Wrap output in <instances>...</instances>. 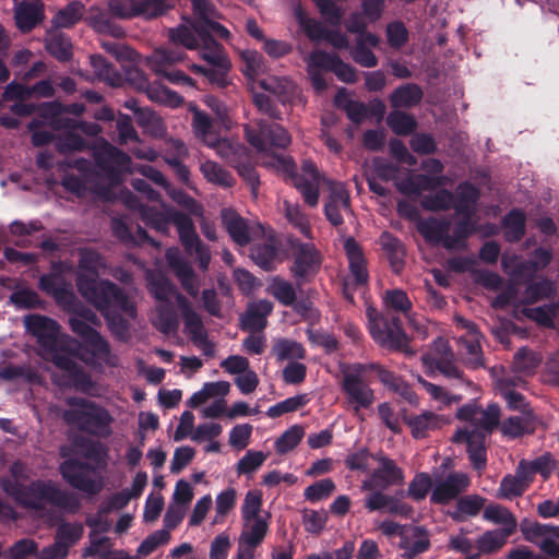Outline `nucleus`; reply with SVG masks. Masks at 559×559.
<instances>
[{
	"instance_id": "obj_51",
	"label": "nucleus",
	"mask_w": 559,
	"mask_h": 559,
	"mask_svg": "<svg viewBox=\"0 0 559 559\" xmlns=\"http://www.w3.org/2000/svg\"><path fill=\"white\" fill-rule=\"evenodd\" d=\"M200 169L204 178L210 182L225 188H229L234 185L231 174L215 162L206 160L201 165Z\"/></svg>"
},
{
	"instance_id": "obj_42",
	"label": "nucleus",
	"mask_w": 559,
	"mask_h": 559,
	"mask_svg": "<svg viewBox=\"0 0 559 559\" xmlns=\"http://www.w3.org/2000/svg\"><path fill=\"white\" fill-rule=\"evenodd\" d=\"M53 273L43 274L38 281V288L52 296L57 304L63 305L68 299H74V294L59 281Z\"/></svg>"
},
{
	"instance_id": "obj_33",
	"label": "nucleus",
	"mask_w": 559,
	"mask_h": 559,
	"mask_svg": "<svg viewBox=\"0 0 559 559\" xmlns=\"http://www.w3.org/2000/svg\"><path fill=\"white\" fill-rule=\"evenodd\" d=\"M503 238L507 242L515 243L523 239L526 233V216L523 210L512 209L501 219Z\"/></svg>"
},
{
	"instance_id": "obj_45",
	"label": "nucleus",
	"mask_w": 559,
	"mask_h": 559,
	"mask_svg": "<svg viewBox=\"0 0 559 559\" xmlns=\"http://www.w3.org/2000/svg\"><path fill=\"white\" fill-rule=\"evenodd\" d=\"M511 533L512 528L487 531L478 537L476 542L477 549L484 554L496 552L506 545L507 538Z\"/></svg>"
},
{
	"instance_id": "obj_27",
	"label": "nucleus",
	"mask_w": 559,
	"mask_h": 559,
	"mask_svg": "<svg viewBox=\"0 0 559 559\" xmlns=\"http://www.w3.org/2000/svg\"><path fill=\"white\" fill-rule=\"evenodd\" d=\"M344 250L348 259V267L354 277L355 284L359 286L366 285L369 280V274L361 246L355 238L349 237L344 242Z\"/></svg>"
},
{
	"instance_id": "obj_64",
	"label": "nucleus",
	"mask_w": 559,
	"mask_h": 559,
	"mask_svg": "<svg viewBox=\"0 0 559 559\" xmlns=\"http://www.w3.org/2000/svg\"><path fill=\"white\" fill-rule=\"evenodd\" d=\"M37 550L38 544L35 540L23 538L4 551L3 559H26L29 556L36 555Z\"/></svg>"
},
{
	"instance_id": "obj_44",
	"label": "nucleus",
	"mask_w": 559,
	"mask_h": 559,
	"mask_svg": "<svg viewBox=\"0 0 559 559\" xmlns=\"http://www.w3.org/2000/svg\"><path fill=\"white\" fill-rule=\"evenodd\" d=\"M153 325L165 335L176 333L179 328V320L175 308L170 304L159 305L156 308Z\"/></svg>"
},
{
	"instance_id": "obj_24",
	"label": "nucleus",
	"mask_w": 559,
	"mask_h": 559,
	"mask_svg": "<svg viewBox=\"0 0 559 559\" xmlns=\"http://www.w3.org/2000/svg\"><path fill=\"white\" fill-rule=\"evenodd\" d=\"M444 176H429L425 174H409L404 179L397 180L395 187L404 195L419 197L423 191L436 190L445 185Z\"/></svg>"
},
{
	"instance_id": "obj_39",
	"label": "nucleus",
	"mask_w": 559,
	"mask_h": 559,
	"mask_svg": "<svg viewBox=\"0 0 559 559\" xmlns=\"http://www.w3.org/2000/svg\"><path fill=\"white\" fill-rule=\"evenodd\" d=\"M223 224L234 242L247 246L251 238L247 222L233 210H223Z\"/></svg>"
},
{
	"instance_id": "obj_57",
	"label": "nucleus",
	"mask_w": 559,
	"mask_h": 559,
	"mask_svg": "<svg viewBox=\"0 0 559 559\" xmlns=\"http://www.w3.org/2000/svg\"><path fill=\"white\" fill-rule=\"evenodd\" d=\"M552 293V284L548 280L530 283L523 293V304L533 305L539 300L549 298Z\"/></svg>"
},
{
	"instance_id": "obj_15",
	"label": "nucleus",
	"mask_w": 559,
	"mask_h": 559,
	"mask_svg": "<svg viewBox=\"0 0 559 559\" xmlns=\"http://www.w3.org/2000/svg\"><path fill=\"white\" fill-rule=\"evenodd\" d=\"M109 13L118 19L144 15L152 19L167 12L171 4L167 0H109Z\"/></svg>"
},
{
	"instance_id": "obj_52",
	"label": "nucleus",
	"mask_w": 559,
	"mask_h": 559,
	"mask_svg": "<svg viewBox=\"0 0 559 559\" xmlns=\"http://www.w3.org/2000/svg\"><path fill=\"white\" fill-rule=\"evenodd\" d=\"M62 306H64L67 311L70 313L69 318L90 322L97 328L102 325V321L94 310L78 300L75 296L74 299H68Z\"/></svg>"
},
{
	"instance_id": "obj_14",
	"label": "nucleus",
	"mask_w": 559,
	"mask_h": 559,
	"mask_svg": "<svg viewBox=\"0 0 559 559\" xmlns=\"http://www.w3.org/2000/svg\"><path fill=\"white\" fill-rule=\"evenodd\" d=\"M174 225L177 227L179 240L186 253L195 254L199 267L206 271L211 262L210 249L198 236L192 218L186 213H177L174 217Z\"/></svg>"
},
{
	"instance_id": "obj_2",
	"label": "nucleus",
	"mask_w": 559,
	"mask_h": 559,
	"mask_svg": "<svg viewBox=\"0 0 559 559\" xmlns=\"http://www.w3.org/2000/svg\"><path fill=\"white\" fill-rule=\"evenodd\" d=\"M24 464L15 461L10 466L14 479L3 477L0 481L2 490L19 506L37 512L43 511L46 503L69 513H76L81 509L79 498L52 480L36 479L28 485L22 484L19 478L24 477Z\"/></svg>"
},
{
	"instance_id": "obj_20",
	"label": "nucleus",
	"mask_w": 559,
	"mask_h": 559,
	"mask_svg": "<svg viewBox=\"0 0 559 559\" xmlns=\"http://www.w3.org/2000/svg\"><path fill=\"white\" fill-rule=\"evenodd\" d=\"M372 457L379 462V467L373 469L369 480L364 481V489L386 488L403 483L404 472L394 460L382 454H377Z\"/></svg>"
},
{
	"instance_id": "obj_17",
	"label": "nucleus",
	"mask_w": 559,
	"mask_h": 559,
	"mask_svg": "<svg viewBox=\"0 0 559 559\" xmlns=\"http://www.w3.org/2000/svg\"><path fill=\"white\" fill-rule=\"evenodd\" d=\"M307 63L309 68L333 72L340 81L347 84H354L358 80L356 69L344 62L336 53L314 50L309 55Z\"/></svg>"
},
{
	"instance_id": "obj_41",
	"label": "nucleus",
	"mask_w": 559,
	"mask_h": 559,
	"mask_svg": "<svg viewBox=\"0 0 559 559\" xmlns=\"http://www.w3.org/2000/svg\"><path fill=\"white\" fill-rule=\"evenodd\" d=\"M479 229L480 228L472 221V216H462L455 224L453 234H448L444 241V249L454 250L465 248L467 238Z\"/></svg>"
},
{
	"instance_id": "obj_8",
	"label": "nucleus",
	"mask_w": 559,
	"mask_h": 559,
	"mask_svg": "<svg viewBox=\"0 0 559 559\" xmlns=\"http://www.w3.org/2000/svg\"><path fill=\"white\" fill-rule=\"evenodd\" d=\"M105 318L110 333L121 342H127L130 337V323L123 318L126 314L129 319L134 320L138 316L136 307L122 288L115 297L108 295L105 306H98L95 301H88Z\"/></svg>"
},
{
	"instance_id": "obj_58",
	"label": "nucleus",
	"mask_w": 559,
	"mask_h": 559,
	"mask_svg": "<svg viewBox=\"0 0 559 559\" xmlns=\"http://www.w3.org/2000/svg\"><path fill=\"white\" fill-rule=\"evenodd\" d=\"M485 498L478 495L464 496L459 498L456 502V511L451 513L453 520H461L460 514L475 516L484 507Z\"/></svg>"
},
{
	"instance_id": "obj_10",
	"label": "nucleus",
	"mask_w": 559,
	"mask_h": 559,
	"mask_svg": "<svg viewBox=\"0 0 559 559\" xmlns=\"http://www.w3.org/2000/svg\"><path fill=\"white\" fill-rule=\"evenodd\" d=\"M246 140L259 152L274 148L285 150L292 142L288 131L277 122L261 119L255 124L246 126Z\"/></svg>"
},
{
	"instance_id": "obj_59",
	"label": "nucleus",
	"mask_w": 559,
	"mask_h": 559,
	"mask_svg": "<svg viewBox=\"0 0 559 559\" xmlns=\"http://www.w3.org/2000/svg\"><path fill=\"white\" fill-rule=\"evenodd\" d=\"M272 296L283 306L290 307L296 300V290L292 283L275 277L270 286Z\"/></svg>"
},
{
	"instance_id": "obj_53",
	"label": "nucleus",
	"mask_w": 559,
	"mask_h": 559,
	"mask_svg": "<svg viewBox=\"0 0 559 559\" xmlns=\"http://www.w3.org/2000/svg\"><path fill=\"white\" fill-rule=\"evenodd\" d=\"M84 526L80 522H62L56 530L55 538L70 549L83 536Z\"/></svg>"
},
{
	"instance_id": "obj_1",
	"label": "nucleus",
	"mask_w": 559,
	"mask_h": 559,
	"mask_svg": "<svg viewBox=\"0 0 559 559\" xmlns=\"http://www.w3.org/2000/svg\"><path fill=\"white\" fill-rule=\"evenodd\" d=\"M228 39L230 32L221 23L213 20H203L195 29H190L186 24L168 29V38L176 47L190 50L199 49L200 57L207 66L192 64L194 73L203 75L210 84L218 88H225L228 82V73L231 62L224 47L215 39Z\"/></svg>"
},
{
	"instance_id": "obj_9",
	"label": "nucleus",
	"mask_w": 559,
	"mask_h": 559,
	"mask_svg": "<svg viewBox=\"0 0 559 559\" xmlns=\"http://www.w3.org/2000/svg\"><path fill=\"white\" fill-rule=\"evenodd\" d=\"M369 332L373 341L389 350L406 352L408 337L403 330L402 320L391 313H374L368 310Z\"/></svg>"
},
{
	"instance_id": "obj_29",
	"label": "nucleus",
	"mask_w": 559,
	"mask_h": 559,
	"mask_svg": "<svg viewBox=\"0 0 559 559\" xmlns=\"http://www.w3.org/2000/svg\"><path fill=\"white\" fill-rule=\"evenodd\" d=\"M86 22L98 34L109 35L114 38H122L126 36L123 27L114 22L108 12L100 8H91Z\"/></svg>"
},
{
	"instance_id": "obj_12",
	"label": "nucleus",
	"mask_w": 559,
	"mask_h": 559,
	"mask_svg": "<svg viewBox=\"0 0 559 559\" xmlns=\"http://www.w3.org/2000/svg\"><path fill=\"white\" fill-rule=\"evenodd\" d=\"M183 53L176 49H156L147 59L153 72L165 78L169 83L187 87H197L195 81L183 71L175 69L174 63L181 60Z\"/></svg>"
},
{
	"instance_id": "obj_61",
	"label": "nucleus",
	"mask_w": 559,
	"mask_h": 559,
	"mask_svg": "<svg viewBox=\"0 0 559 559\" xmlns=\"http://www.w3.org/2000/svg\"><path fill=\"white\" fill-rule=\"evenodd\" d=\"M56 148L61 154L83 152L88 148L87 142L74 131H68L56 141Z\"/></svg>"
},
{
	"instance_id": "obj_35",
	"label": "nucleus",
	"mask_w": 559,
	"mask_h": 559,
	"mask_svg": "<svg viewBox=\"0 0 559 559\" xmlns=\"http://www.w3.org/2000/svg\"><path fill=\"white\" fill-rule=\"evenodd\" d=\"M404 423L411 428L412 436L415 439L426 438L431 430L439 429L442 426V419L432 412H424L420 415L404 416Z\"/></svg>"
},
{
	"instance_id": "obj_50",
	"label": "nucleus",
	"mask_w": 559,
	"mask_h": 559,
	"mask_svg": "<svg viewBox=\"0 0 559 559\" xmlns=\"http://www.w3.org/2000/svg\"><path fill=\"white\" fill-rule=\"evenodd\" d=\"M454 194L447 189H440L433 194H426L421 199V206L426 211L441 212L453 207Z\"/></svg>"
},
{
	"instance_id": "obj_31",
	"label": "nucleus",
	"mask_w": 559,
	"mask_h": 559,
	"mask_svg": "<svg viewBox=\"0 0 559 559\" xmlns=\"http://www.w3.org/2000/svg\"><path fill=\"white\" fill-rule=\"evenodd\" d=\"M480 199V191L469 181L459 183L456 197H454L453 209L461 216H473L475 205Z\"/></svg>"
},
{
	"instance_id": "obj_48",
	"label": "nucleus",
	"mask_w": 559,
	"mask_h": 559,
	"mask_svg": "<svg viewBox=\"0 0 559 559\" xmlns=\"http://www.w3.org/2000/svg\"><path fill=\"white\" fill-rule=\"evenodd\" d=\"M273 352L278 361L305 359L307 355L301 343L288 338L278 340L273 346Z\"/></svg>"
},
{
	"instance_id": "obj_32",
	"label": "nucleus",
	"mask_w": 559,
	"mask_h": 559,
	"mask_svg": "<svg viewBox=\"0 0 559 559\" xmlns=\"http://www.w3.org/2000/svg\"><path fill=\"white\" fill-rule=\"evenodd\" d=\"M44 44L49 55L60 62H68L73 57L71 39L60 31L49 29L45 36Z\"/></svg>"
},
{
	"instance_id": "obj_63",
	"label": "nucleus",
	"mask_w": 559,
	"mask_h": 559,
	"mask_svg": "<svg viewBox=\"0 0 559 559\" xmlns=\"http://www.w3.org/2000/svg\"><path fill=\"white\" fill-rule=\"evenodd\" d=\"M383 301L386 308L404 314H407L413 307L407 294L402 289L386 290L383 296Z\"/></svg>"
},
{
	"instance_id": "obj_55",
	"label": "nucleus",
	"mask_w": 559,
	"mask_h": 559,
	"mask_svg": "<svg viewBox=\"0 0 559 559\" xmlns=\"http://www.w3.org/2000/svg\"><path fill=\"white\" fill-rule=\"evenodd\" d=\"M10 301L20 309H43L45 301L31 288H21L13 292Z\"/></svg>"
},
{
	"instance_id": "obj_54",
	"label": "nucleus",
	"mask_w": 559,
	"mask_h": 559,
	"mask_svg": "<svg viewBox=\"0 0 559 559\" xmlns=\"http://www.w3.org/2000/svg\"><path fill=\"white\" fill-rule=\"evenodd\" d=\"M305 430L301 426L295 425L284 431L275 441V450L278 454H286L294 450L302 440Z\"/></svg>"
},
{
	"instance_id": "obj_38",
	"label": "nucleus",
	"mask_w": 559,
	"mask_h": 559,
	"mask_svg": "<svg viewBox=\"0 0 559 559\" xmlns=\"http://www.w3.org/2000/svg\"><path fill=\"white\" fill-rule=\"evenodd\" d=\"M450 229V223L445 219L440 221L435 217L420 218L417 223V231L424 239L432 245L441 243L444 247V241Z\"/></svg>"
},
{
	"instance_id": "obj_37",
	"label": "nucleus",
	"mask_w": 559,
	"mask_h": 559,
	"mask_svg": "<svg viewBox=\"0 0 559 559\" xmlns=\"http://www.w3.org/2000/svg\"><path fill=\"white\" fill-rule=\"evenodd\" d=\"M278 255V246L273 237L252 245L250 257L264 271H272Z\"/></svg>"
},
{
	"instance_id": "obj_16",
	"label": "nucleus",
	"mask_w": 559,
	"mask_h": 559,
	"mask_svg": "<svg viewBox=\"0 0 559 559\" xmlns=\"http://www.w3.org/2000/svg\"><path fill=\"white\" fill-rule=\"evenodd\" d=\"M79 357V344L74 345L71 350L62 356L53 358V365L68 373V378L76 391L91 394L96 388L91 374L80 366L74 358Z\"/></svg>"
},
{
	"instance_id": "obj_56",
	"label": "nucleus",
	"mask_w": 559,
	"mask_h": 559,
	"mask_svg": "<svg viewBox=\"0 0 559 559\" xmlns=\"http://www.w3.org/2000/svg\"><path fill=\"white\" fill-rule=\"evenodd\" d=\"M308 402L309 399L307 394H298L269 407L266 415L270 418H277L286 413L296 412L308 404Z\"/></svg>"
},
{
	"instance_id": "obj_36",
	"label": "nucleus",
	"mask_w": 559,
	"mask_h": 559,
	"mask_svg": "<svg viewBox=\"0 0 559 559\" xmlns=\"http://www.w3.org/2000/svg\"><path fill=\"white\" fill-rule=\"evenodd\" d=\"M85 5L79 0L70 1L64 8L59 9L51 19V28L74 27L85 14Z\"/></svg>"
},
{
	"instance_id": "obj_7",
	"label": "nucleus",
	"mask_w": 559,
	"mask_h": 559,
	"mask_svg": "<svg viewBox=\"0 0 559 559\" xmlns=\"http://www.w3.org/2000/svg\"><path fill=\"white\" fill-rule=\"evenodd\" d=\"M24 325L36 337L40 355L51 362L56 356H62L78 344L74 338L61 337L58 322L46 316L28 314L24 318Z\"/></svg>"
},
{
	"instance_id": "obj_21",
	"label": "nucleus",
	"mask_w": 559,
	"mask_h": 559,
	"mask_svg": "<svg viewBox=\"0 0 559 559\" xmlns=\"http://www.w3.org/2000/svg\"><path fill=\"white\" fill-rule=\"evenodd\" d=\"M71 331L78 335L90 348L91 353L102 359L110 356V345L90 322L74 318L68 319Z\"/></svg>"
},
{
	"instance_id": "obj_40",
	"label": "nucleus",
	"mask_w": 559,
	"mask_h": 559,
	"mask_svg": "<svg viewBox=\"0 0 559 559\" xmlns=\"http://www.w3.org/2000/svg\"><path fill=\"white\" fill-rule=\"evenodd\" d=\"M421 87L416 83H406L396 87L390 95V104L393 108H413L423 99Z\"/></svg>"
},
{
	"instance_id": "obj_13",
	"label": "nucleus",
	"mask_w": 559,
	"mask_h": 559,
	"mask_svg": "<svg viewBox=\"0 0 559 559\" xmlns=\"http://www.w3.org/2000/svg\"><path fill=\"white\" fill-rule=\"evenodd\" d=\"M294 261L290 273L298 287L310 283L319 273L322 264V255L311 242L298 241L294 245Z\"/></svg>"
},
{
	"instance_id": "obj_6",
	"label": "nucleus",
	"mask_w": 559,
	"mask_h": 559,
	"mask_svg": "<svg viewBox=\"0 0 559 559\" xmlns=\"http://www.w3.org/2000/svg\"><path fill=\"white\" fill-rule=\"evenodd\" d=\"M70 406L64 411L63 419L68 425L75 426L80 431L96 436L107 437L110 435L112 417L109 412L97 403L84 397H69Z\"/></svg>"
},
{
	"instance_id": "obj_18",
	"label": "nucleus",
	"mask_w": 559,
	"mask_h": 559,
	"mask_svg": "<svg viewBox=\"0 0 559 559\" xmlns=\"http://www.w3.org/2000/svg\"><path fill=\"white\" fill-rule=\"evenodd\" d=\"M469 485L471 478L466 473L451 472L436 483L430 493V502L447 506L466 491Z\"/></svg>"
},
{
	"instance_id": "obj_19",
	"label": "nucleus",
	"mask_w": 559,
	"mask_h": 559,
	"mask_svg": "<svg viewBox=\"0 0 559 559\" xmlns=\"http://www.w3.org/2000/svg\"><path fill=\"white\" fill-rule=\"evenodd\" d=\"M430 533L423 525L407 524L401 533L399 548L404 559H415L431 547Z\"/></svg>"
},
{
	"instance_id": "obj_11",
	"label": "nucleus",
	"mask_w": 559,
	"mask_h": 559,
	"mask_svg": "<svg viewBox=\"0 0 559 559\" xmlns=\"http://www.w3.org/2000/svg\"><path fill=\"white\" fill-rule=\"evenodd\" d=\"M93 157L96 167L111 183H118L121 174L130 169V156L106 140L93 148Z\"/></svg>"
},
{
	"instance_id": "obj_4",
	"label": "nucleus",
	"mask_w": 559,
	"mask_h": 559,
	"mask_svg": "<svg viewBox=\"0 0 559 559\" xmlns=\"http://www.w3.org/2000/svg\"><path fill=\"white\" fill-rule=\"evenodd\" d=\"M75 444L82 449L83 456L91 462L78 459L64 460L59 465V473L73 489L92 497L96 496L103 490L104 481L102 477L92 478L90 474L107 466V451L102 443L86 438L76 439Z\"/></svg>"
},
{
	"instance_id": "obj_30",
	"label": "nucleus",
	"mask_w": 559,
	"mask_h": 559,
	"mask_svg": "<svg viewBox=\"0 0 559 559\" xmlns=\"http://www.w3.org/2000/svg\"><path fill=\"white\" fill-rule=\"evenodd\" d=\"M380 245L392 271L395 274H400L405 265L406 249L404 243L393 234L383 231L380 236Z\"/></svg>"
},
{
	"instance_id": "obj_23",
	"label": "nucleus",
	"mask_w": 559,
	"mask_h": 559,
	"mask_svg": "<svg viewBox=\"0 0 559 559\" xmlns=\"http://www.w3.org/2000/svg\"><path fill=\"white\" fill-rule=\"evenodd\" d=\"M273 311V304L267 299L250 302L240 316V329L250 333H261L267 325V317Z\"/></svg>"
},
{
	"instance_id": "obj_62",
	"label": "nucleus",
	"mask_w": 559,
	"mask_h": 559,
	"mask_svg": "<svg viewBox=\"0 0 559 559\" xmlns=\"http://www.w3.org/2000/svg\"><path fill=\"white\" fill-rule=\"evenodd\" d=\"M500 415L498 404H488L485 409H479L475 424L487 433H491L500 425Z\"/></svg>"
},
{
	"instance_id": "obj_49",
	"label": "nucleus",
	"mask_w": 559,
	"mask_h": 559,
	"mask_svg": "<svg viewBox=\"0 0 559 559\" xmlns=\"http://www.w3.org/2000/svg\"><path fill=\"white\" fill-rule=\"evenodd\" d=\"M386 123L396 135H409L417 128L416 119L404 111L393 110L386 117Z\"/></svg>"
},
{
	"instance_id": "obj_22",
	"label": "nucleus",
	"mask_w": 559,
	"mask_h": 559,
	"mask_svg": "<svg viewBox=\"0 0 559 559\" xmlns=\"http://www.w3.org/2000/svg\"><path fill=\"white\" fill-rule=\"evenodd\" d=\"M350 210V195L342 182H331L329 186V195L324 203V214L326 219L334 227L344 224L341 211Z\"/></svg>"
},
{
	"instance_id": "obj_43",
	"label": "nucleus",
	"mask_w": 559,
	"mask_h": 559,
	"mask_svg": "<svg viewBox=\"0 0 559 559\" xmlns=\"http://www.w3.org/2000/svg\"><path fill=\"white\" fill-rule=\"evenodd\" d=\"M90 63L99 81H104L111 86H120L122 84L121 73L102 55H92Z\"/></svg>"
},
{
	"instance_id": "obj_26",
	"label": "nucleus",
	"mask_w": 559,
	"mask_h": 559,
	"mask_svg": "<svg viewBox=\"0 0 559 559\" xmlns=\"http://www.w3.org/2000/svg\"><path fill=\"white\" fill-rule=\"evenodd\" d=\"M461 439L466 442V451L472 466L477 471H483L487 465L485 435L479 431H457L454 441Z\"/></svg>"
},
{
	"instance_id": "obj_5",
	"label": "nucleus",
	"mask_w": 559,
	"mask_h": 559,
	"mask_svg": "<svg viewBox=\"0 0 559 559\" xmlns=\"http://www.w3.org/2000/svg\"><path fill=\"white\" fill-rule=\"evenodd\" d=\"M106 266L104 257L92 248L79 250L75 284L78 292L86 301L105 306L108 295L119 294V286L110 280H99L100 270Z\"/></svg>"
},
{
	"instance_id": "obj_46",
	"label": "nucleus",
	"mask_w": 559,
	"mask_h": 559,
	"mask_svg": "<svg viewBox=\"0 0 559 559\" xmlns=\"http://www.w3.org/2000/svg\"><path fill=\"white\" fill-rule=\"evenodd\" d=\"M63 108L57 102L46 103L41 106L40 111L44 117H50V126L55 130L75 131L78 120L61 116Z\"/></svg>"
},
{
	"instance_id": "obj_34",
	"label": "nucleus",
	"mask_w": 559,
	"mask_h": 559,
	"mask_svg": "<svg viewBox=\"0 0 559 559\" xmlns=\"http://www.w3.org/2000/svg\"><path fill=\"white\" fill-rule=\"evenodd\" d=\"M139 212L142 222L154 228L156 231L167 235L169 233V225L174 224V217L177 213H182L178 210H170L167 213H163L155 207L141 204Z\"/></svg>"
},
{
	"instance_id": "obj_25",
	"label": "nucleus",
	"mask_w": 559,
	"mask_h": 559,
	"mask_svg": "<svg viewBox=\"0 0 559 559\" xmlns=\"http://www.w3.org/2000/svg\"><path fill=\"white\" fill-rule=\"evenodd\" d=\"M14 20L22 33H29L44 20V4L39 0H23L15 8Z\"/></svg>"
},
{
	"instance_id": "obj_28",
	"label": "nucleus",
	"mask_w": 559,
	"mask_h": 559,
	"mask_svg": "<svg viewBox=\"0 0 559 559\" xmlns=\"http://www.w3.org/2000/svg\"><path fill=\"white\" fill-rule=\"evenodd\" d=\"M177 304L180 308L185 328L192 342H202L207 334L201 317L193 310L190 301L181 294L177 295Z\"/></svg>"
},
{
	"instance_id": "obj_3",
	"label": "nucleus",
	"mask_w": 559,
	"mask_h": 559,
	"mask_svg": "<svg viewBox=\"0 0 559 559\" xmlns=\"http://www.w3.org/2000/svg\"><path fill=\"white\" fill-rule=\"evenodd\" d=\"M369 371H376L384 386L411 399L412 391L402 378L393 371L376 362H356L342 371L341 381L342 392L345 394L348 404L353 406L355 413H358L361 408L368 409L374 402V392L366 377Z\"/></svg>"
},
{
	"instance_id": "obj_60",
	"label": "nucleus",
	"mask_w": 559,
	"mask_h": 559,
	"mask_svg": "<svg viewBox=\"0 0 559 559\" xmlns=\"http://www.w3.org/2000/svg\"><path fill=\"white\" fill-rule=\"evenodd\" d=\"M432 489V479L428 473H417L408 484L407 496L414 501L424 500Z\"/></svg>"
},
{
	"instance_id": "obj_47",
	"label": "nucleus",
	"mask_w": 559,
	"mask_h": 559,
	"mask_svg": "<svg viewBox=\"0 0 559 559\" xmlns=\"http://www.w3.org/2000/svg\"><path fill=\"white\" fill-rule=\"evenodd\" d=\"M294 15L310 40L316 41L324 38L328 28H325L321 22L309 17L301 5L295 8Z\"/></svg>"
}]
</instances>
